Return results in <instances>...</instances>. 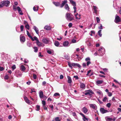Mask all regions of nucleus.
<instances>
[{
  "label": "nucleus",
  "mask_w": 121,
  "mask_h": 121,
  "mask_svg": "<svg viewBox=\"0 0 121 121\" xmlns=\"http://www.w3.org/2000/svg\"><path fill=\"white\" fill-rule=\"evenodd\" d=\"M26 32L27 35L30 38L32 41H34V39H33V38L32 36L30 35L29 32L27 30Z\"/></svg>",
  "instance_id": "9d476101"
},
{
  "label": "nucleus",
  "mask_w": 121,
  "mask_h": 121,
  "mask_svg": "<svg viewBox=\"0 0 121 121\" xmlns=\"http://www.w3.org/2000/svg\"><path fill=\"white\" fill-rule=\"evenodd\" d=\"M39 96L40 98H42L43 97V94L42 91H40L39 93Z\"/></svg>",
  "instance_id": "f3484780"
},
{
  "label": "nucleus",
  "mask_w": 121,
  "mask_h": 121,
  "mask_svg": "<svg viewBox=\"0 0 121 121\" xmlns=\"http://www.w3.org/2000/svg\"><path fill=\"white\" fill-rule=\"evenodd\" d=\"M2 2L4 5L5 6L7 7H8V5L10 3V2L8 0L4 1Z\"/></svg>",
  "instance_id": "423d86ee"
},
{
  "label": "nucleus",
  "mask_w": 121,
  "mask_h": 121,
  "mask_svg": "<svg viewBox=\"0 0 121 121\" xmlns=\"http://www.w3.org/2000/svg\"><path fill=\"white\" fill-rule=\"evenodd\" d=\"M101 30H99L98 32V35L100 37H101L102 36V34H101Z\"/></svg>",
  "instance_id": "7c9ffc66"
},
{
  "label": "nucleus",
  "mask_w": 121,
  "mask_h": 121,
  "mask_svg": "<svg viewBox=\"0 0 121 121\" xmlns=\"http://www.w3.org/2000/svg\"><path fill=\"white\" fill-rule=\"evenodd\" d=\"M97 7L96 6H93V9L94 11V13L97 14Z\"/></svg>",
  "instance_id": "a878e982"
},
{
  "label": "nucleus",
  "mask_w": 121,
  "mask_h": 121,
  "mask_svg": "<svg viewBox=\"0 0 121 121\" xmlns=\"http://www.w3.org/2000/svg\"><path fill=\"white\" fill-rule=\"evenodd\" d=\"M46 83V82L44 81L42 83V85L43 86H45Z\"/></svg>",
  "instance_id": "774afa93"
},
{
  "label": "nucleus",
  "mask_w": 121,
  "mask_h": 121,
  "mask_svg": "<svg viewBox=\"0 0 121 121\" xmlns=\"http://www.w3.org/2000/svg\"><path fill=\"white\" fill-rule=\"evenodd\" d=\"M100 111L102 114H104L108 112V111L107 110L104 109V108H100Z\"/></svg>",
  "instance_id": "6e6552de"
},
{
  "label": "nucleus",
  "mask_w": 121,
  "mask_h": 121,
  "mask_svg": "<svg viewBox=\"0 0 121 121\" xmlns=\"http://www.w3.org/2000/svg\"><path fill=\"white\" fill-rule=\"evenodd\" d=\"M69 44V42L67 41H66L64 42L63 45L64 46H67Z\"/></svg>",
  "instance_id": "6ab92c4d"
},
{
  "label": "nucleus",
  "mask_w": 121,
  "mask_h": 121,
  "mask_svg": "<svg viewBox=\"0 0 121 121\" xmlns=\"http://www.w3.org/2000/svg\"><path fill=\"white\" fill-rule=\"evenodd\" d=\"M13 9L15 11H16L17 9L20 14L21 15H23V13L22 12V11H21V9L18 6L17 8L16 7V6L13 5Z\"/></svg>",
  "instance_id": "7ed1b4c3"
},
{
  "label": "nucleus",
  "mask_w": 121,
  "mask_h": 121,
  "mask_svg": "<svg viewBox=\"0 0 121 121\" xmlns=\"http://www.w3.org/2000/svg\"><path fill=\"white\" fill-rule=\"evenodd\" d=\"M88 109L85 107H84L82 108V111L85 113H86L88 112Z\"/></svg>",
  "instance_id": "ddd939ff"
},
{
  "label": "nucleus",
  "mask_w": 121,
  "mask_h": 121,
  "mask_svg": "<svg viewBox=\"0 0 121 121\" xmlns=\"http://www.w3.org/2000/svg\"><path fill=\"white\" fill-rule=\"evenodd\" d=\"M42 40L43 42L45 44L48 43L49 42V39L48 38H44L42 39Z\"/></svg>",
  "instance_id": "0eeeda50"
},
{
  "label": "nucleus",
  "mask_w": 121,
  "mask_h": 121,
  "mask_svg": "<svg viewBox=\"0 0 121 121\" xmlns=\"http://www.w3.org/2000/svg\"><path fill=\"white\" fill-rule=\"evenodd\" d=\"M55 121H60V120L59 119V117H56L55 119Z\"/></svg>",
  "instance_id": "e433bc0d"
},
{
  "label": "nucleus",
  "mask_w": 121,
  "mask_h": 121,
  "mask_svg": "<svg viewBox=\"0 0 121 121\" xmlns=\"http://www.w3.org/2000/svg\"><path fill=\"white\" fill-rule=\"evenodd\" d=\"M20 40L21 42H24L25 41V37L24 36H22L20 37Z\"/></svg>",
  "instance_id": "4468645a"
},
{
  "label": "nucleus",
  "mask_w": 121,
  "mask_h": 121,
  "mask_svg": "<svg viewBox=\"0 0 121 121\" xmlns=\"http://www.w3.org/2000/svg\"><path fill=\"white\" fill-rule=\"evenodd\" d=\"M96 19L97 23H99L100 22V19L98 17H96Z\"/></svg>",
  "instance_id": "a19ab883"
},
{
  "label": "nucleus",
  "mask_w": 121,
  "mask_h": 121,
  "mask_svg": "<svg viewBox=\"0 0 121 121\" xmlns=\"http://www.w3.org/2000/svg\"><path fill=\"white\" fill-rule=\"evenodd\" d=\"M11 68L13 70L15 69L16 68L15 65H14L11 67Z\"/></svg>",
  "instance_id": "09e8293b"
},
{
  "label": "nucleus",
  "mask_w": 121,
  "mask_h": 121,
  "mask_svg": "<svg viewBox=\"0 0 121 121\" xmlns=\"http://www.w3.org/2000/svg\"><path fill=\"white\" fill-rule=\"evenodd\" d=\"M90 106L91 108H92L94 109H96L95 107V106L93 104H90Z\"/></svg>",
  "instance_id": "2f4dec72"
},
{
  "label": "nucleus",
  "mask_w": 121,
  "mask_h": 121,
  "mask_svg": "<svg viewBox=\"0 0 121 121\" xmlns=\"http://www.w3.org/2000/svg\"><path fill=\"white\" fill-rule=\"evenodd\" d=\"M39 57H42L43 56V55H41V53L40 52H39Z\"/></svg>",
  "instance_id": "0e129e2a"
},
{
  "label": "nucleus",
  "mask_w": 121,
  "mask_h": 121,
  "mask_svg": "<svg viewBox=\"0 0 121 121\" xmlns=\"http://www.w3.org/2000/svg\"><path fill=\"white\" fill-rule=\"evenodd\" d=\"M26 28L28 30L29 29V26L28 23H27L25 26Z\"/></svg>",
  "instance_id": "f704fd0d"
},
{
  "label": "nucleus",
  "mask_w": 121,
  "mask_h": 121,
  "mask_svg": "<svg viewBox=\"0 0 121 121\" xmlns=\"http://www.w3.org/2000/svg\"><path fill=\"white\" fill-rule=\"evenodd\" d=\"M85 87V84L83 83H82L80 86V87L82 88H84Z\"/></svg>",
  "instance_id": "c756f323"
},
{
  "label": "nucleus",
  "mask_w": 121,
  "mask_h": 121,
  "mask_svg": "<svg viewBox=\"0 0 121 121\" xmlns=\"http://www.w3.org/2000/svg\"><path fill=\"white\" fill-rule=\"evenodd\" d=\"M77 67L80 68L81 67V65L77 63H76L75 67Z\"/></svg>",
  "instance_id": "a18cd8bd"
},
{
  "label": "nucleus",
  "mask_w": 121,
  "mask_h": 121,
  "mask_svg": "<svg viewBox=\"0 0 121 121\" xmlns=\"http://www.w3.org/2000/svg\"><path fill=\"white\" fill-rule=\"evenodd\" d=\"M24 99L26 103L28 104L30 103V101L26 97L24 96Z\"/></svg>",
  "instance_id": "2eb2a0df"
},
{
  "label": "nucleus",
  "mask_w": 121,
  "mask_h": 121,
  "mask_svg": "<svg viewBox=\"0 0 121 121\" xmlns=\"http://www.w3.org/2000/svg\"><path fill=\"white\" fill-rule=\"evenodd\" d=\"M91 62L90 61H88L87 63V65L88 66L89 64H91Z\"/></svg>",
  "instance_id": "e2e57ef3"
},
{
  "label": "nucleus",
  "mask_w": 121,
  "mask_h": 121,
  "mask_svg": "<svg viewBox=\"0 0 121 121\" xmlns=\"http://www.w3.org/2000/svg\"><path fill=\"white\" fill-rule=\"evenodd\" d=\"M4 69V68L3 67H0V71H2Z\"/></svg>",
  "instance_id": "052dcab7"
},
{
  "label": "nucleus",
  "mask_w": 121,
  "mask_h": 121,
  "mask_svg": "<svg viewBox=\"0 0 121 121\" xmlns=\"http://www.w3.org/2000/svg\"><path fill=\"white\" fill-rule=\"evenodd\" d=\"M65 58L68 60H69L70 59V58L68 55H66L65 56Z\"/></svg>",
  "instance_id": "ea45409f"
},
{
  "label": "nucleus",
  "mask_w": 121,
  "mask_h": 121,
  "mask_svg": "<svg viewBox=\"0 0 121 121\" xmlns=\"http://www.w3.org/2000/svg\"><path fill=\"white\" fill-rule=\"evenodd\" d=\"M54 44L55 46L58 47L60 45L59 43L57 41H55L54 43Z\"/></svg>",
  "instance_id": "4be33fe9"
},
{
  "label": "nucleus",
  "mask_w": 121,
  "mask_h": 121,
  "mask_svg": "<svg viewBox=\"0 0 121 121\" xmlns=\"http://www.w3.org/2000/svg\"><path fill=\"white\" fill-rule=\"evenodd\" d=\"M67 3V0H65L64 1H62V3L60 5V7L61 8L63 7Z\"/></svg>",
  "instance_id": "1a4fd4ad"
},
{
  "label": "nucleus",
  "mask_w": 121,
  "mask_h": 121,
  "mask_svg": "<svg viewBox=\"0 0 121 121\" xmlns=\"http://www.w3.org/2000/svg\"><path fill=\"white\" fill-rule=\"evenodd\" d=\"M66 18L69 21H71L74 19V16L71 13H67L66 14Z\"/></svg>",
  "instance_id": "f257e3e1"
},
{
  "label": "nucleus",
  "mask_w": 121,
  "mask_h": 121,
  "mask_svg": "<svg viewBox=\"0 0 121 121\" xmlns=\"http://www.w3.org/2000/svg\"><path fill=\"white\" fill-rule=\"evenodd\" d=\"M33 48L34 50V51L35 52H38V48L37 47H34Z\"/></svg>",
  "instance_id": "72a5a7b5"
},
{
  "label": "nucleus",
  "mask_w": 121,
  "mask_h": 121,
  "mask_svg": "<svg viewBox=\"0 0 121 121\" xmlns=\"http://www.w3.org/2000/svg\"><path fill=\"white\" fill-rule=\"evenodd\" d=\"M72 23H70L69 24V25H68L69 27V28H71V27H72Z\"/></svg>",
  "instance_id": "864d4df0"
},
{
  "label": "nucleus",
  "mask_w": 121,
  "mask_h": 121,
  "mask_svg": "<svg viewBox=\"0 0 121 121\" xmlns=\"http://www.w3.org/2000/svg\"><path fill=\"white\" fill-rule=\"evenodd\" d=\"M47 52L48 53L50 54H51L52 53L51 51L49 50H48L47 51Z\"/></svg>",
  "instance_id": "680f3d73"
},
{
  "label": "nucleus",
  "mask_w": 121,
  "mask_h": 121,
  "mask_svg": "<svg viewBox=\"0 0 121 121\" xmlns=\"http://www.w3.org/2000/svg\"><path fill=\"white\" fill-rule=\"evenodd\" d=\"M111 105V104L110 103H108L106 105V106L109 108L110 107Z\"/></svg>",
  "instance_id": "c03bdc74"
},
{
  "label": "nucleus",
  "mask_w": 121,
  "mask_h": 121,
  "mask_svg": "<svg viewBox=\"0 0 121 121\" xmlns=\"http://www.w3.org/2000/svg\"><path fill=\"white\" fill-rule=\"evenodd\" d=\"M67 78L68 79V82L69 83H70L72 82V81L71 78L69 76H67Z\"/></svg>",
  "instance_id": "dca6fc26"
},
{
  "label": "nucleus",
  "mask_w": 121,
  "mask_h": 121,
  "mask_svg": "<svg viewBox=\"0 0 121 121\" xmlns=\"http://www.w3.org/2000/svg\"><path fill=\"white\" fill-rule=\"evenodd\" d=\"M121 21V18H120L119 16L117 15L115 18V19L114 20L115 22L116 23H117Z\"/></svg>",
  "instance_id": "39448f33"
},
{
  "label": "nucleus",
  "mask_w": 121,
  "mask_h": 121,
  "mask_svg": "<svg viewBox=\"0 0 121 121\" xmlns=\"http://www.w3.org/2000/svg\"><path fill=\"white\" fill-rule=\"evenodd\" d=\"M4 79H8L9 78L8 75H6L4 77Z\"/></svg>",
  "instance_id": "4c0bfd02"
},
{
  "label": "nucleus",
  "mask_w": 121,
  "mask_h": 121,
  "mask_svg": "<svg viewBox=\"0 0 121 121\" xmlns=\"http://www.w3.org/2000/svg\"><path fill=\"white\" fill-rule=\"evenodd\" d=\"M59 95H60V94L58 93H55V94H54V96H58Z\"/></svg>",
  "instance_id": "79ce46f5"
},
{
  "label": "nucleus",
  "mask_w": 121,
  "mask_h": 121,
  "mask_svg": "<svg viewBox=\"0 0 121 121\" xmlns=\"http://www.w3.org/2000/svg\"><path fill=\"white\" fill-rule=\"evenodd\" d=\"M108 93V95L110 97L112 96V93H111L110 92H109Z\"/></svg>",
  "instance_id": "603ef678"
},
{
  "label": "nucleus",
  "mask_w": 121,
  "mask_h": 121,
  "mask_svg": "<svg viewBox=\"0 0 121 121\" xmlns=\"http://www.w3.org/2000/svg\"><path fill=\"white\" fill-rule=\"evenodd\" d=\"M60 79H62L63 78V76L62 75H61L60 76Z\"/></svg>",
  "instance_id": "338daca9"
},
{
  "label": "nucleus",
  "mask_w": 121,
  "mask_h": 121,
  "mask_svg": "<svg viewBox=\"0 0 121 121\" xmlns=\"http://www.w3.org/2000/svg\"><path fill=\"white\" fill-rule=\"evenodd\" d=\"M21 69L22 71H24L25 70L26 68L24 66L22 65L21 66Z\"/></svg>",
  "instance_id": "b1692460"
},
{
  "label": "nucleus",
  "mask_w": 121,
  "mask_h": 121,
  "mask_svg": "<svg viewBox=\"0 0 121 121\" xmlns=\"http://www.w3.org/2000/svg\"><path fill=\"white\" fill-rule=\"evenodd\" d=\"M65 8L66 9L68 10L69 11V8L67 4H65Z\"/></svg>",
  "instance_id": "5701e85b"
},
{
  "label": "nucleus",
  "mask_w": 121,
  "mask_h": 121,
  "mask_svg": "<svg viewBox=\"0 0 121 121\" xmlns=\"http://www.w3.org/2000/svg\"><path fill=\"white\" fill-rule=\"evenodd\" d=\"M76 63H72V66L74 67H75Z\"/></svg>",
  "instance_id": "69168bd1"
},
{
  "label": "nucleus",
  "mask_w": 121,
  "mask_h": 121,
  "mask_svg": "<svg viewBox=\"0 0 121 121\" xmlns=\"http://www.w3.org/2000/svg\"><path fill=\"white\" fill-rule=\"evenodd\" d=\"M36 43L37 45L39 46H40L42 44V43L39 42V40H37V41H36Z\"/></svg>",
  "instance_id": "c85d7f7f"
},
{
  "label": "nucleus",
  "mask_w": 121,
  "mask_h": 121,
  "mask_svg": "<svg viewBox=\"0 0 121 121\" xmlns=\"http://www.w3.org/2000/svg\"><path fill=\"white\" fill-rule=\"evenodd\" d=\"M98 51H99V55L101 56H102L105 53V49L102 47H100Z\"/></svg>",
  "instance_id": "f03ea898"
},
{
  "label": "nucleus",
  "mask_w": 121,
  "mask_h": 121,
  "mask_svg": "<svg viewBox=\"0 0 121 121\" xmlns=\"http://www.w3.org/2000/svg\"><path fill=\"white\" fill-rule=\"evenodd\" d=\"M69 1L73 5L76 6V2L72 0H69Z\"/></svg>",
  "instance_id": "aec40b11"
},
{
  "label": "nucleus",
  "mask_w": 121,
  "mask_h": 121,
  "mask_svg": "<svg viewBox=\"0 0 121 121\" xmlns=\"http://www.w3.org/2000/svg\"><path fill=\"white\" fill-rule=\"evenodd\" d=\"M33 77L34 79H36L37 78V76L35 74H33Z\"/></svg>",
  "instance_id": "8fccbe9b"
},
{
  "label": "nucleus",
  "mask_w": 121,
  "mask_h": 121,
  "mask_svg": "<svg viewBox=\"0 0 121 121\" xmlns=\"http://www.w3.org/2000/svg\"><path fill=\"white\" fill-rule=\"evenodd\" d=\"M68 65L69 67L70 68V69H72V64L69 61H68Z\"/></svg>",
  "instance_id": "473e14b6"
},
{
  "label": "nucleus",
  "mask_w": 121,
  "mask_h": 121,
  "mask_svg": "<svg viewBox=\"0 0 121 121\" xmlns=\"http://www.w3.org/2000/svg\"><path fill=\"white\" fill-rule=\"evenodd\" d=\"M78 15V13H77L76 14L75 16L76 17V18L77 19H80V17H77V15Z\"/></svg>",
  "instance_id": "58836bf2"
},
{
  "label": "nucleus",
  "mask_w": 121,
  "mask_h": 121,
  "mask_svg": "<svg viewBox=\"0 0 121 121\" xmlns=\"http://www.w3.org/2000/svg\"><path fill=\"white\" fill-rule=\"evenodd\" d=\"M42 103L43 104V106H45L46 104V102L44 100L42 101Z\"/></svg>",
  "instance_id": "3c124183"
},
{
  "label": "nucleus",
  "mask_w": 121,
  "mask_h": 121,
  "mask_svg": "<svg viewBox=\"0 0 121 121\" xmlns=\"http://www.w3.org/2000/svg\"><path fill=\"white\" fill-rule=\"evenodd\" d=\"M85 60L86 61L90 60V58L89 57H87L86 58Z\"/></svg>",
  "instance_id": "4d7b16f0"
},
{
  "label": "nucleus",
  "mask_w": 121,
  "mask_h": 121,
  "mask_svg": "<svg viewBox=\"0 0 121 121\" xmlns=\"http://www.w3.org/2000/svg\"><path fill=\"white\" fill-rule=\"evenodd\" d=\"M94 93L93 91L91 90H87L85 91V93H84V94L85 95H89L91 97V96L92 94H94Z\"/></svg>",
  "instance_id": "20e7f679"
},
{
  "label": "nucleus",
  "mask_w": 121,
  "mask_h": 121,
  "mask_svg": "<svg viewBox=\"0 0 121 121\" xmlns=\"http://www.w3.org/2000/svg\"><path fill=\"white\" fill-rule=\"evenodd\" d=\"M36 108H37V109L36 110L37 111H39L40 109V106L39 105H37L36 106Z\"/></svg>",
  "instance_id": "c9c22d12"
},
{
  "label": "nucleus",
  "mask_w": 121,
  "mask_h": 121,
  "mask_svg": "<svg viewBox=\"0 0 121 121\" xmlns=\"http://www.w3.org/2000/svg\"><path fill=\"white\" fill-rule=\"evenodd\" d=\"M103 82V80H98L96 81V83L98 84H100L102 83Z\"/></svg>",
  "instance_id": "bb28decb"
},
{
  "label": "nucleus",
  "mask_w": 121,
  "mask_h": 121,
  "mask_svg": "<svg viewBox=\"0 0 121 121\" xmlns=\"http://www.w3.org/2000/svg\"><path fill=\"white\" fill-rule=\"evenodd\" d=\"M100 26H99L98 27L99 29H103V26L101 24H100Z\"/></svg>",
  "instance_id": "de8ad7c7"
},
{
  "label": "nucleus",
  "mask_w": 121,
  "mask_h": 121,
  "mask_svg": "<svg viewBox=\"0 0 121 121\" xmlns=\"http://www.w3.org/2000/svg\"><path fill=\"white\" fill-rule=\"evenodd\" d=\"M21 31H22L24 29V26L23 25H21L20 26Z\"/></svg>",
  "instance_id": "49530a36"
},
{
  "label": "nucleus",
  "mask_w": 121,
  "mask_h": 121,
  "mask_svg": "<svg viewBox=\"0 0 121 121\" xmlns=\"http://www.w3.org/2000/svg\"><path fill=\"white\" fill-rule=\"evenodd\" d=\"M33 39H34V40H36V41H37V40H39L38 39H37V38L35 36H34L33 37Z\"/></svg>",
  "instance_id": "5fc2aeb1"
},
{
  "label": "nucleus",
  "mask_w": 121,
  "mask_h": 121,
  "mask_svg": "<svg viewBox=\"0 0 121 121\" xmlns=\"http://www.w3.org/2000/svg\"><path fill=\"white\" fill-rule=\"evenodd\" d=\"M107 99V98L106 97H104V98L103 99V101L104 102H105Z\"/></svg>",
  "instance_id": "37998d69"
},
{
  "label": "nucleus",
  "mask_w": 121,
  "mask_h": 121,
  "mask_svg": "<svg viewBox=\"0 0 121 121\" xmlns=\"http://www.w3.org/2000/svg\"><path fill=\"white\" fill-rule=\"evenodd\" d=\"M44 29L46 30H50L51 29V27L50 26H46L45 27Z\"/></svg>",
  "instance_id": "cd10ccee"
},
{
  "label": "nucleus",
  "mask_w": 121,
  "mask_h": 121,
  "mask_svg": "<svg viewBox=\"0 0 121 121\" xmlns=\"http://www.w3.org/2000/svg\"><path fill=\"white\" fill-rule=\"evenodd\" d=\"M53 3L57 7L59 6L60 5V3L58 2H53Z\"/></svg>",
  "instance_id": "9b49d317"
},
{
  "label": "nucleus",
  "mask_w": 121,
  "mask_h": 121,
  "mask_svg": "<svg viewBox=\"0 0 121 121\" xmlns=\"http://www.w3.org/2000/svg\"><path fill=\"white\" fill-rule=\"evenodd\" d=\"M73 78H75L76 79H79L78 77L77 76H74Z\"/></svg>",
  "instance_id": "6e6d98bb"
},
{
  "label": "nucleus",
  "mask_w": 121,
  "mask_h": 121,
  "mask_svg": "<svg viewBox=\"0 0 121 121\" xmlns=\"http://www.w3.org/2000/svg\"><path fill=\"white\" fill-rule=\"evenodd\" d=\"M79 114L83 117V118H82L83 120H85L87 121H88V119L86 118L85 116L83 114L81 113H80Z\"/></svg>",
  "instance_id": "f8f14e48"
},
{
  "label": "nucleus",
  "mask_w": 121,
  "mask_h": 121,
  "mask_svg": "<svg viewBox=\"0 0 121 121\" xmlns=\"http://www.w3.org/2000/svg\"><path fill=\"white\" fill-rule=\"evenodd\" d=\"M82 65L84 67H85L86 65V64L85 63H83Z\"/></svg>",
  "instance_id": "bf43d9fd"
},
{
  "label": "nucleus",
  "mask_w": 121,
  "mask_h": 121,
  "mask_svg": "<svg viewBox=\"0 0 121 121\" xmlns=\"http://www.w3.org/2000/svg\"><path fill=\"white\" fill-rule=\"evenodd\" d=\"M39 9V7L38 6H34L33 8V10L35 11H37Z\"/></svg>",
  "instance_id": "412c9836"
},
{
  "label": "nucleus",
  "mask_w": 121,
  "mask_h": 121,
  "mask_svg": "<svg viewBox=\"0 0 121 121\" xmlns=\"http://www.w3.org/2000/svg\"><path fill=\"white\" fill-rule=\"evenodd\" d=\"M105 119L107 121H111L112 120V118L108 117H105Z\"/></svg>",
  "instance_id": "393cba45"
},
{
  "label": "nucleus",
  "mask_w": 121,
  "mask_h": 121,
  "mask_svg": "<svg viewBox=\"0 0 121 121\" xmlns=\"http://www.w3.org/2000/svg\"><path fill=\"white\" fill-rule=\"evenodd\" d=\"M33 29H34V30L35 31V32H36V33L37 34H39V31L38 30L36 26H34L33 27Z\"/></svg>",
  "instance_id": "a211bd4d"
},
{
  "label": "nucleus",
  "mask_w": 121,
  "mask_h": 121,
  "mask_svg": "<svg viewBox=\"0 0 121 121\" xmlns=\"http://www.w3.org/2000/svg\"><path fill=\"white\" fill-rule=\"evenodd\" d=\"M72 42L73 43H74L76 42V40L75 39H73L72 40Z\"/></svg>",
  "instance_id": "13d9d810"
}]
</instances>
